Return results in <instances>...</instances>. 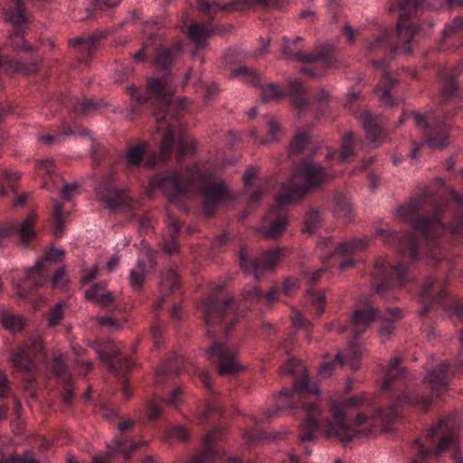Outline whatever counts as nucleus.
<instances>
[{
	"label": "nucleus",
	"mask_w": 463,
	"mask_h": 463,
	"mask_svg": "<svg viewBox=\"0 0 463 463\" xmlns=\"http://www.w3.org/2000/svg\"><path fill=\"white\" fill-rule=\"evenodd\" d=\"M424 198H412L408 203L402 205L397 210V216L403 221L411 222L413 232L402 234L392 232L388 229H378L376 235L383 239L385 243L395 242L396 250L404 258L416 260L419 255V240H424L429 248L430 257L439 260L437 240L443 234L446 228L441 223V213L447 212L449 207L439 206L435 209L434 215L416 217L418 212L422 208Z\"/></svg>",
	"instance_id": "1"
},
{
	"label": "nucleus",
	"mask_w": 463,
	"mask_h": 463,
	"mask_svg": "<svg viewBox=\"0 0 463 463\" xmlns=\"http://www.w3.org/2000/svg\"><path fill=\"white\" fill-rule=\"evenodd\" d=\"M333 177L325 167L311 159L301 162L282 185L280 193L276 196L274 206L264 216L260 227L262 236L272 240L279 239L288 223L287 215L281 210L300 201L309 190L317 189Z\"/></svg>",
	"instance_id": "2"
},
{
	"label": "nucleus",
	"mask_w": 463,
	"mask_h": 463,
	"mask_svg": "<svg viewBox=\"0 0 463 463\" xmlns=\"http://www.w3.org/2000/svg\"><path fill=\"white\" fill-rule=\"evenodd\" d=\"M150 186L160 189L173 203L187 196L197 187L203 198V213L211 216L221 203L231 200V193L224 183L211 172H204L196 164L186 169L185 176L176 171L155 176Z\"/></svg>",
	"instance_id": "3"
},
{
	"label": "nucleus",
	"mask_w": 463,
	"mask_h": 463,
	"mask_svg": "<svg viewBox=\"0 0 463 463\" xmlns=\"http://www.w3.org/2000/svg\"><path fill=\"white\" fill-rule=\"evenodd\" d=\"M170 81L168 76L152 78L148 80L147 91L163 107L155 113L157 130L164 131L159 157L162 160H165L174 149L176 148L177 157L180 161L182 156L195 153L196 142L186 136L183 132L182 128L177 124V110L185 108L186 99H182L178 103L172 102L173 91L170 88Z\"/></svg>",
	"instance_id": "4"
},
{
	"label": "nucleus",
	"mask_w": 463,
	"mask_h": 463,
	"mask_svg": "<svg viewBox=\"0 0 463 463\" xmlns=\"http://www.w3.org/2000/svg\"><path fill=\"white\" fill-rule=\"evenodd\" d=\"M367 395L364 392L358 393L340 401H334L330 405V418L325 417L318 401V397L312 403L304 405L305 419L302 422V431L299 439L307 442L314 439L315 433L321 431L325 436L340 434L343 430H349L347 417L351 410L364 405Z\"/></svg>",
	"instance_id": "5"
},
{
	"label": "nucleus",
	"mask_w": 463,
	"mask_h": 463,
	"mask_svg": "<svg viewBox=\"0 0 463 463\" xmlns=\"http://www.w3.org/2000/svg\"><path fill=\"white\" fill-rule=\"evenodd\" d=\"M431 404V399L420 394L417 391H407L398 396L395 402L391 404L386 411L376 410L372 418L364 413H358L352 421L347 420L349 430H343L340 434H332L326 438H337L344 444L351 442L354 439L367 436L372 432L374 422L380 421L387 424L392 422L399 415V407H411L414 410L425 412Z\"/></svg>",
	"instance_id": "6"
},
{
	"label": "nucleus",
	"mask_w": 463,
	"mask_h": 463,
	"mask_svg": "<svg viewBox=\"0 0 463 463\" xmlns=\"http://www.w3.org/2000/svg\"><path fill=\"white\" fill-rule=\"evenodd\" d=\"M283 373L298 375L299 378L293 383V389H284L280 392L277 405L279 409H293L295 404L300 402L302 408L306 403H312L309 399L312 395L319 396V389L317 383H310L306 373V368L301 362L289 359L281 368Z\"/></svg>",
	"instance_id": "7"
},
{
	"label": "nucleus",
	"mask_w": 463,
	"mask_h": 463,
	"mask_svg": "<svg viewBox=\"0 0 463 463\" xmlns=\"http://www.w3.org/2000/svg\"><path fill=\"white\" fill-rule=\"evenodd\" d=\"M419 5L420 0H401L398 3L400 16L396 27V52L411 54L412 52L413 38L419 31V26L412 21L411 16Z\"/></svg>",
	"instance_id": "8"
},
{
	"label": "nucleus",
	"mask_w": 463,
	"mask_h": 463,
	"mask_svg": "<svg viewBox=\"0 0 463 463\" xmlns=\"http://www.w3.org/2000/svg\"><path fill=\"white\" fill-rule=\"evenodd\" d=\"M463 435V424L456 429L455 425L448 420H440L434 423L426 433V438L432 440L440 435V439L433 450V454L439 457L449 449H451L453 463H463V456L460 451L458 436Z\"/></svg>",
	"instance_id": "9"
},
{
	"label": "nucleus",
	"mask_w": 463,
	"mask_h": 463,
	"mask_svg": "<svg viewBox=\"0 0 463 463\" xmlns=\"http://www.w3.org/2000/svg\"><path fill=\"white\" fill-rule=\"evenodd\" d=\"M416 126L425 134L426 143L431 149H439L447 145L449 126L438 118L433 111L414 114Z\"/></svg>",
	"instance_id": "10"
},
{
	"label": "nucleus",
	"mask_w": 463,
	"mask_h": 463,
	"mask_svg": "<svg viewBox=\"0 0 463 463\" xmlns=\"http://www.w3.org/2000/svg\"><path fill=\"white\" fill-rule=\"evenodd\" d=\"M375 279L378 280L375 290L383 294L387 289L402 287L410 281L408 269L402 264L391 265L385 259L375 262Z\"/></svg>",
	"instance_id": "11"
},
{
	"label": "nucleus",
	"mask_w": 463,
	"mask_h": 463,
	"mask_svg": "<svg viewBox=\"0 0 463 463\" xmlns=\"http://www.w3.org/2000/svg\"><path fill=\"white\" fill-rule=\"evenodd\" d=\"M223 284L214 286L202 304L203 320L208 327L215 326L222 320L226 309L233 301L232 296H223Z\"/></svg>",
	"instance_id": "12"
},
{
	"label": "nucleus",
	"mask_w": 463,
	"mask_h": 463,
	"mask_svg": "<svg viewBox=\"0 0 463 463\" xmlns=\"http://www.w3.org/2000/svg\"><path fill=\"white\" fill-rule=\"evenodd\" d=\"M283 250L274 248L263 253L252 260H248L247 251L241 249L240 251V266L249 274H252L256 279H260L265 272L273 271L281 260Z\"/></svg>",
	"instance_id": "13"
},
{
	"label": "nucleus",
	"mask_w": 463,
	"mask_h": 463,
	"mask_svg": "<svg viewBox=\"0 0 463 463\" xmlns=\"http://www.w3.org/2000/svg\"><path fill=\"white\" fill-rule=\"evenodd\" d=\"M207 359L217 364L221 375H231L241 371L237 354L225 341H215L207 352Z\"/></svg>",
	"instance_id": "14"
},
{
	"label": "nucleus",
	"mask_w": 463,
	"mask_h": 463,
	"mask_svg": "<svg viewBox=\"0 0 463 463\" xmlns=\"http://www.w3.org/2000/svg\"><path fill=\"white\" fill-rule=\"evenodd\" d=\"M363 354L364 348L359 343L353 340L349 342L343 353H337L334 361L325 363L320 366L319 374L322 377H329L335 367H342L344 365H348L353 370L357 371L360 369L359 362Z\"/></svg>",
	"instance_id": "15"
},
{
	"label": "nucleus",
	"mask_w": 463,
	"mask_h": 463,
	"mask_svg": "<svg viewBox=\"0 0 463 463\" xmlns=\"http://www.w3.org/2000/svg\"><path fill=\"white\" fill-rule=\"evenodd\" d=\"M43 350V340L36 336L19 346L11 356L14 367L23 373H30L34 367L33 357Z\"/></svg>",
	"instance_id": "16"
},
{
	"label": "nucleus",
	"mask_w": 463,
	"mask_h": 463,
	"mask_svg": "<svg viewBox=\"0 0 463 463\" xmlns=\"http://www.w3.org/2000/svg\"><path fill=\"white\" fill-rule=\"evenodd\" d=\"M12 1L14 5V9H7L5 14V21L14 26L13 33L10 34V44L17 50L32 51L33 48L25 43L23 32L19 28V25L25 22L22 0Z\"/></svg>",
	"instance_id": "17"
},
{
	"label": "nucleus",
	"mask_w": 463,
	"mask_h": 463,
	"mask_svg": "<svg viewBox=\"0 0 463 463\" xmlns=\"http://www.w3.org/2000/svg\"><path fill=\"white\" fill-rule=\"evenodd\" d=\"M49 278V267L44 265V261L38 260L35 265L28 269L25 278L16 284V293L22 298H27L31 292L44 285Z\"/></svg>",
	"instance_id": "18"
},
{
	"label": "nucleus",
	"mask_w": 463,
	"mask_h": 463,
	"mask_svg": "<svg viewBox=\"0 0 463 463\" xmlns=\"http://www.w3.org/2000/svg\"><path fill=\"white\" fill-rule=\"evenodd\" d=\"M290 0H237L236 2H231L226 5H221L217 1L209 2L207 0H200L199 7L200 10L206 15L211 16L221 10H225L235 5H241L245 7H252L255 5L262 6H275L278 8L282 7L285 4Z\"/></svg>",
	"instance_id": "19"
},
{
	"label": "nucleus",
	"mask_w": 463,
	"mask_h": 463,
	"mask_svg": "<svg viewBox=\"0 0 463 463\" xmlns=\"http://www.w3.org/2000/svg\"><path fill=\"white\" fill-rule=\"evenodd\" d=\"M99 359L113 372L129 370L134 366L131 359L121 357L119 350L112 343H108L103 349L96 350Z\"/></svg>",
	"instance_id": "20"
},
{
	"label": "nucleus",
	"mask_w": 463,
	"mask_h": 463,
	"mask_svg": "<svg viewBox=\"0 0 463 463\" xmlns=\"http://www.w3.org/2000/svg\"><path fill=\"white\" fill-rule=\"evenodd\" d=\"M377 317V309L369 302L354 309L351 318V330L354 336L363 334Z\"/></svg>",
	"instance_id": "21"
},
{
	"label": "nucleus",
	"mask_w": 463,
	"mask_h": 463,
	"mask_svg": "<svg viewBox=\"0 0 463 463\" xmlns=\"http://www.w3.org/2000/svg\"><path fill=\"white\" fill-rule=\"evenodd\" d=\"M98 193L100 200L110 209L130 206L129 198L125 191L114 188L109 182L100 184Z\"/></svg>",
	"instance_id": "22"
},
{
	"label": "nucleus",
	"mask_w": 463,
	"mask_h": 463,
	"mask_svg": "<svg viewBox=\"0 0 463 463\" xmlns=\"http://www.w3.org/2000/svg\"><path fill=\"white\" fill-rule=\"evenodd\" d=\"M223 429L221 427L213 428L208 432L203 439L202 451L195 455L190 463H212L220 456V452L213 448V443L217 437L222 435Z\"/></svg>",
	"instance_id": "23"
},
{
	"label": "nucleus",
	"mask_w": 463,
	"mask_h": 463,
	"mask_svg": "<svg viewBox=\"0 0 463 463\" xmlns=\"http://www.w3.org/2000/svg\"><path fill=\"white\" fill-rule=\"evenodd\" d=\"M297 61L303 64L319 63L324 68H329L334 64L335 58L331 49L322 47L314 52H305L301 50L297 56Z\"/></svg>",
	"instance_id": "24"
},
{
	"label": "nucleus",
	"mask_w": 463,
	"mask_h": 463,
	"mask_svg": "<svg viewBox=\"0 0 463 463\" xmlns=\"http://www.w3.org/2000/svg\"><path fill=\"white\" fill-rule=\"evenodd\" d=\"M143 445V442H135L118 437L108 446V448L109 449V453L115 452L122 455L124 458H128L133 451ZM108 457L109 452L106 454L105 458L96 456L93 458V463H108Z\"/></svg>",
	"instance_id": "25"
},
{
	"label": "nucleus",
	"mask_w": 463,
	"mask_h": 463,
	"mask_svg": "<svg viewBox=\"0 0 463 463\" xmlns=\"http://www.w3.org/2000/svg\"><path fill=\"white\" fill-rule=\"evenodd\" d=\"M449 371L450 364L441 363L435 369L427 373L424 381L430 386L432 391L440 392L446 389L449 384Z\"/></svg>",
	"instance_id": "26"
},
{
	"label": "nucleus",
	"mask_w": 463,
	"mask_h": 463,
	"mask_svg": "<svg viewBox=\"0 0 463 463\" xmlns=\"http://www.w3.org/2000/svg\"><path fill=\"white\" fill-rule=\"evenodd\" d=\"M153 268V259L150 252L147 250L145 253V260L139 258L136 266L131 269L129 275V283L133 289L140 290L144 285L146 276L147 274V268Z\"/></svg>",
	"instance_id": "27"
},
{
	"label": "nucleus",
	"mask_w": 463,
	"mask_h": 463,
	"mask_svg": "<svg viewBox=\"0 0 463 463\" xmlns=\"http://www.w3.org/2000/svg\"><path fill=\"white\" fill-rule=\"evenodd\" d=\"M367 245V241L364 239H355L340 243L337 247H330L328 254L321 256L322 261H327L333 255L348 256L355 254L356 252L364 250Z\"/></svg>",
	"instance_id": "28"
},
{
	"label": "nucleus",
	"mask_w": 463,
	"mask_h": 463,
	"mask_svg": "<svg viewBox=\"0 0 463 463\" xmlns=\"http://www.w3.org/2000/svg\"><path fill=\"white\" fill-rule=\"evenodd\" d=\"M167 228H168V235L164 238L162 242L163 250L169 254L173 255L178 252L179 246L177 243V235L180 231V223L177 219H175L172 215L167 216Z\"/></svg>",
	"instance_id": "29"
},
{
	"label": "nucleus",
	"mask_w": 463,
	"mask_h": 463,
	"mask_svg": "<svg viewBox=\"0 0 463 463\" xmlns=\"http://www.w3.org/2000/svg\"><path fill=\"white\" fill-rule=\"evenodd\" d=\"M434 284L435 279L430 278L424 282L422 286V290L420 298L423 305V308L419 313L420 317L427 315L430 305L439 302V300L446 298V293L442 289L439 290L437 296L434 297L433 290L431 289Z\"/></svg>",
	"instance_id": "30"
},
{
	"label": "nucleus",
	"mask_w": 463,
	"mask_h": 463,
	"mask_svg": "<svg viewBox=\"0 0 463 463\" xmlns=\"http://www.w3.org/2000/svg\"><path fill=\"white\" fill-rule=\"evenodd\" d=\"M288 97L296 109L301 111L309 105V100L304 96V87L297 80L290 78L288 80Z\"/></svg>",
	"instance_id": "31"
},
{
	"label": "nucleus",
	"mask_w": 463,
	"mask_h": 463,
	"mask_svg": "<svg viewBox=\"0 0 463 463\" xmlns=\"http://www.w3.org/2000/svg\"><path fill=\"white\" fill-rule=\"evenodd\" d=\"M359 120L364 128L366 137L372 143L378 142L383 137L382 128L377 123V119L370 113L364 112L359 116Z\"/></svg>",
	"instance_id": "32"
},
{
	"label": "nucleus",
	"mask_w": 463,
	"mask_h": 463,
	"mask_svg": "<svg viewBox=\"0 0 463 463\" xmlns=\"http://www.w3.org/2000/svg\"><path fill=\"white\" fill-rule=\"evenodd\" d=\"M395 84L396 80H394L390 73L385 72L381 82L375 88V92L378 94L380 101L383 105H394V100L390 95V90L395 86Z\"/></svg>",
	"instance_id": "33"
},
{
	"label": "nucleus",
	"mask_w": 463,
	"mask_h": 463,
	"mask_svg": "<svg viewBox=\"0 0 463 463\" xmlns=\"http://www.w3.org/2000/svg\"><path fill=\"white\" fill-rule=\"evenodd\" d=\"M213 32V27L205 24H194L188 29V37L193 41L197 48H203L205 43L206 38Z\"/></svg>",
	"instance_id": "34"
},
{
	"label": "nucleus",
	"mask_w": 463,
	"mask_h": 463,
	"mask_svg": "<svg viewBox=\"0 0 463 463\" xmlns=\"http://www.w3.org/2000/svg\"><path fill=\"white\" fill-rule=\"evenodd\" d=\"M183 44L177 43L175 46L171 48L160 49L157 52L155 61L158 67L166 68L172 61L182 52Z\"/></svg>",
	"instance_id": "35"
},
{
	"label": "nucleus",
	"mask_w": 463,
	"mask_h": 463,
	"mask_svg": "<svg viewBox=\"0 0 463 463\" xmlns=\"http://www.w3.org/2000/svg\"><path fill=\"white\" fill-rule=\"evenodd\" d=\"M180 285L176 266H170L161 276V291L174 292Z\"/></svg>",
	"instance_id": "36"
},
{
	"label": "nucleus",
	"mask_w": 463,
	"mask_h": 463,
	"mask_svg": "<svg viewBox=\"0 0 463 463\" xmlns=\"http://www.w3.org/2000/svg\"><path fill=\"white\" fill-rule=\"evenodd\" d=\"M180 362L177 354H172L157 369L156 382L162 383L161 377L165 374L178 373L180 372Z\"/></svg>",
	"instance_id": "37"
},
{
	"label": "nucleus",
	"mask_w": 463,
	"mask_h": 463,
	"mask_svg": "<svg viewBox=\"0 0 463 463\" xmlns=\"http://www.w3.org/2000/svg\"><path fill=\"white\" fill-rule=\"evenodd\" d=\"M103 37L104 34L102 33H97L88 38L79 37L72 39L70 41L69 44L71 46L80 47L83 52L90 55L95 50L97 43Z\"/></svg>",
	"instance_id": "38"
},
{
	"label": "nucleus",
	"mask_w": 463,
	"mask_h": 463,
	"mask_svg": "<svg viewBox=\"0 0 463 463\" xmlns=\"http://www.w3.org/2000/svg\"><path fill=\"white\" fill-rule=\"evenodd\" d=\"M147 144L140 142L136 146H130L126 153V161L128 166H137L145 157Z\"/></svg>",
	"instance_id": "39"
},
{
	"label": "nucleus",
	"mask_w": 463,
	"mask_h": 463,
	"mask_svg": "<svg viewBox=\"0 0 463 463\" xmlns=\"http://www.w3.org/2000/svg\"><path fill=\"white\" fill-rule=\"evenodd\" d=\"M69 213L63 210L61 203L55 202L52 213L53 234L56 237L61 236L63 232L64 223Z\"/></svg>",
	"instance_id": "40"
},
{
	"label": "nucleus",
	"mask_w": 463,
	"mask_h": 463,
	"mask_svg": "<svg viewBox=\"0 0 463 463\" xmlns=\"http://www.w3.org/2000/svg\"><path fill=\"white\" fill-rule=\"evenodd\" d=\"M0 318L4 327L12 333L21 330L24 326V319L23 317L14 315L8 311H2Z\"/></svg>",
	"instance_id": "41"
},
{
	"label": "nucleus",
	"mask_w": 463,
	"mask_h": 463,
	"mask_svg": "<svg viewBox=\"0 0 463 463\" xmlns=\"http://www.w3.org/2000/svg\"><path fill=\"white\" fill-rule=\"evenodd\" d=\"M387 317H380L383 322V325L380 329L382 336H388L391 335L394 330L393 322L402 317V310L399 307H390L387 309Z\"/></svg>",
	"instance_id": "42"
},
{
	"label": "nucleus",
	"mask_w": 463,
	"mask_h": 463,
	"mask_svg": "<svg viewBox=\"0 0 463 463\" xmlns=\"http://www.w3.org/2000/svg\"><path fill=\"white\" fill-rule=\"evenodd\" d=\"M285 97V91L276 83H269L261 87L262 102L279 101Z\"/></svg>",
	"instance_id": "43"
},
{
	"label": "nucleus",
	"mask_w": 463,
	"mask_h": 463,
	"mask_svg": "<svg viewBox=\"0 0 463 463\" xmlns=\"http://www.w3.org/2000/svg\"><path fill=\"white\" fill-rule=\"evenodd\" d=\"M19 180L16 173L9 170H3L0 175V197L6 196L9 191L14 192V184Z\"/></svg>",
	"instance_id": "44"
},
{
	"label": "nucleus",
	"mask_w": 463,
	"mask_h": 463,
	"mask_svg": "<svg viewBox=\"0 0 463 463\" xmlns=\"http://www.w3.org/2000/svg\"><path fill=\"white\" fill-rule=\"evenodd\" d=\"M404 374V369L400 366V359L397 357H394L387 369L386 375L383 382V388L387 389L391 383Z\"/></svg>",
	"instance_id": "45"
},
{
	"label": "nucleus",
	"mask_w": 463,
	"mask_h": 463,
	"mask_svg": "<svg viewBox=\"0 0 463 463\" xmlns=\"http://www.w3.org/2000/svg\"><path fill=\"white\" fill-rule=\"evenodd\" d=\"M303 41L301 37H296L293 40L284 38L281 47V53L284 58L297 61V56L300 53L301 49L298 44Z\"/></svg>",
	"instance_id": "46"
},
{
	"label": "nucleus",
	"mask_w": 463,
	"mask_h": 463,
	"mask_svg": "<svg viewBox=\"0 0 463 463\" xmlns=\"http://www.w3.org/2000/svg\"><path fill=\"white\" fill-rule=\"evenodd\" d=\"M335 213L347 220L353 218V207L349 200L344 194L335 196Z\"/></svg>",
	"instance_id": "47"
},
{
	"label": "nucleus",
	"mask_w": 463,
	"mask_h": 463,
	"mask_svg": "<svg viewBox=\"0 0 463 463\" xmlns=\"http://www.w3.org/2000/svg\"><path fill=\"white\" fill-rule=\"evenodd\" d=\"M439 76L442 79H444L442 90H441V99L443 100H447L457 90V84L455 81V78L452 74H450V71H447L446 70L440 71Z\"/></svg>",
	"instance_id": "48"
},
{
	"label": "nucleus",
	"mask_w": 463,
	"mask_h": 463,
	"mask_svg": "<svg viewBox=\"0 0 463 463\" xmlns=\"http://www.w3.org/2000/svg\"><path fill=\"white\" fill-rule=\"evenodd\" d=\"M232 77L240 78L250 84H257L260 81V73L251 68L241 66L232 71Z\"/></svg>",
	"instance_id": "49"
},
{
	"label": "nucleus",
	"mask_w": 463,
	"mask_h": 463,
	"mask_svg": "<svg viewBox=\"0 0 463 463\" xmlns=\"http://www.w3.org/2000/svg\"><path fill=\"white\" fill-rule=\"evenodd\" d=\"M103 107L100 101H94L92 99H83L78 100L73 105V109L77 114L89 115Z\"/></svg>",
	"instance_id": "50"
},
{
	"label": "nucleus",
	"mask_w": 463,
	"mask_h": 463,
	"mask_svg": "<svg viewBox=\"0 0 463 463\" xmlns=\"http://www.w3.org/2000/svg\"><path fill=\"white\" fill-rule=\"evenodd\" d=\"M52 373L60 377L64 383L69 384V380L71 379V375L69 373L67 367L64 364L63 355L60 354L54 357L52 362Z\"/></svg>",
	"instance_id": "51"
},
{
	"label": "nucleus",
	"mask_w": 463,
	"mask_h": 463,
	"mask_svg": "<svg viewBox=\"0 0 463 463\" xmlns=\"http://www.w3.org/2000/svg\"><path fill=\"white\" fill-rule=\"evenodd\" d=\"M322 222V214L317 209H311L305 217V232L314 233Z\"/></svg>",
	"instance_id": "52"
},
{
	"label": "nucleus",
	"mask_w": 463,
	"mask_h": 463,
	"mask_svg": "<svg viewBox=\"0 0 463 463\" xmlns=\"http://www.w3.org/2000/svg\"><path fill=\"white\" fill-rule=\"evenodd\" d=\"M308 139H309V137L307 133L305 132H298L290 145H289V154L290 155H298L300 154L303 149L306 147L307 142H308Z\"/></svg>",
	"instance_id": "53"
},
{
	"label": "nucleus",
	"mask_w": 463,
	"mask_h": 463,
	"mask_svg": "<svg viewBox=\"0 0 463 463\" xmlns=\"http://www.w3.org/2000/svg\"><path fill=\"white\" fill-rule=\"evenodd\" d=\"M268 137L260 140V143H269L278 140L280 134V126L273 117H267Z\"/></svg>",
	"instance_id": "54"
},
{
	"label": "nucleus",
	"mask_w": 463,
	"mask_h": 463,
	"mask_svg": "<svg viewBox=\"0 0 463 463\" xmlns=\"http://www.w3.org/2000/svg\"><path fill=\"white\" fill-rule=\"evenodd\" d=\"M66 304L64 302L55 305L48 313L47 319L50 326L58 325L64 317V308Z\"/></svg>",
	"instance_id": "55"
},
{
	"label": "nucleus",
	"mask_w": 463,
	"mask_h": 463,
	"mask_svg": "<svg viewBox=\"0 0 463 463\" xmlns=\"http://www.w3.org/2000/svg\"><path fill=\"white\" fill-rule=\"evenodd\" d=\"M354 154V135L347 134L344 139L339 152V157L342 161H347Z\"/></svg>",
	"instance_id": "56"
},
{
	"label": "nucleus",
	"mask_w": 463,
	"mask_h": 463,
	"mask_svg": "<svg viewBox=\"0 0 463 463\" xmlns=\"http://www.w3.org/2000/svg\"><path fill=\"white\" fill-rule=\"evenodd\" d=\"M71 135H75V132L71 129V128L69 126H63V131L61 133L55 136H40L38 137V141L45 145H52L61 142L63 137Z\"/></svg>",
	"instance_id": "57"
},
{
	"label": "nucleus",
	"mask_w": 463,
	"mask_h": 463,
	"mask_svg": "<svg viewBox=\"0 0 463 463\" xmlns=\"http://www.w3.org/2000/svg\"><path fill=\"white\" fill-rule=\"evenodd\" d=\"M307 294L312 301V304L317 308V315L320 316L324 312V305L326 302L325 291H314L312 289H308Z\"/></svg>",
	"instance_id": "58"
},
{
	"label": "nucleus",
	"mask_w": 463,
	"mask_h": 463,
	"mask_svg": "<svg viewBox=\"0 0 463 463\" xmlns=\"http://www.w3.org/2000/svg\"><path fill=\"white\" fill-rule=\"evenodd\" d=\"M414 443L417 449V455L412 458L411 463H427V458L430 456L431 451L424 448L418 439H415Z\"/></svg>",
	"instance_id": "59"
},
{
	"label": "nucleus",
	"mask_w": 463,
	"mask_h": 463,
	"mask_svg": "<svg viewBox=\"0 0 463 463\" xmlns=\"http://www.w3.org/2000/svg\"><path fill=\"white\" fill-rule=\"evenodd\" d=\"M460 31H463V17H456L454 18L449 24L445 26V28L442 31L443 36L450 37L456 33H458Z\"/></svg>",
	"instance_id": "60"
},
{
	"label": "nucleus",
	"mask_w": 463,
	"mask_h": 463,
	"mask_svg": "<svg viewBox=\"0 0 463 463\" xmlns=\"http://www.w3.org/2000/svg\"><path fill=\"white\" fill-rule=\"evenodd\" d=\"M389 33L386 30H383L378 35H376L372 41L367 42L366 48L369 51H374L380 47H383L387 43Z\"/></svg>",
	"instance_id": "61"
},
{
	"label": "nucleus",
	"mask_w": 463,
	"mask_h": 463,
	"mask_svg": "<svg viewBox=\"0 0 463 463\" xmlns=\"http://www.w3.org/2000/svg\"><path fill=\"white\" fill-rule=\"evenodd\" d=\"M183 389L181 387H176L173 390L170 396L165 399V404L175 409L178 408L183 401Z\"/></svg>",
	"instance_id": "62"
},
{
	"label": "nucleus",
	"mask_w": 463,
	"mask_h": 463,
	"mask_svg": "<svg viewBox=\"0 0 463 463\" xmlns=\"http://www.w3.org/2000/svg\"><path fill=\"white\" fill-rule=\"evenodd\" d=\"M163 413V408L155 400L148 402L147 405V418L148 420L153 421L157 420Z\"/></svg>",
	"instance_id": "63"
},
{
	"label": "nucleus",
	"mask_w": 463,
	"mask_h": 463,
	"mask_svg": "<svg viewBox=\"0 0 463 463\" xmlns=\"http://www.w3.org/2000/svg\"><path fill=\"white\" fill-rule=\"evenodd\" d=\"M64 255V251L61 249L52 248L49 251L46 252L45 256L40 260V261H44V265L49 267L50 262H55L61 260Z\"/></svg>",
	"instance_id": "64"
}]
</instances>
